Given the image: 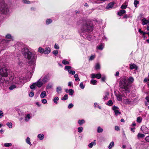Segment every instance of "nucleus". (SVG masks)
Wrapping results in <instances>:
<instances>
[{
	"instance_id": "10",
	"label": "nucleus",
	"mask_w": 149,
	"mask_h": 149,
	"mask_svg": "<svg viewBox=\"0 0 149 149\" xmlns=\"http://www.w3.org/2000/svg\"><path fill=\"white\" fill-rule=\"evenodd\" d=\"M142 24L143 25H146L147 24H149V20H146V19L145 18L142 19Z\"/></svg>"
},
{
	"instance_id": "14",
	"label": "nucleus",
	"mask_w": 149,
	"mask_h": 149,
	"mask_svg": "<svg viewBox=\"0 0 149 149\" xmlns=\"http://www.w3.org/2000/svg\"><path fill=\"white\" fill-rule=\"evenodd\" d=\"M126 12V11L124 10H121L118 13V14L119 15L121 16L123 14L125 13Z\"/></svg>"
},
{
	"instance_id": "1",
	"label": "nucleus",
	"mask_w": 149,
	"mask_h": 149,
	"mask_svg": "<svg viewBox=\"0 0 149 149\" xmlns=\"http://www.w3.org/2000/svg\"><path fill=\"white\" fill-rule=\"evenodd\" d=\"M24 58L28 60L29 63L30 65L34 64L36 62V57L33 55L32 53L27 48H24L22 50Z\"/></svg>"
},
{
	"instance_id": "4",
	"label": "nucleus",
	"mask_w": 149,
	"mask_h": 149,
	"mask_svg": "<svg viewBox=\"0 0 149 149\" xmlns=\"http://www.w3.org/2000/svg\"><path fill=\"white\" fill-rule=\"evenodd\" d=\"M92 30V27L87 24L86 23L82 26L81 28V32L84 33L86 31H91Z\"/></svg>"
},
{
	"instance_id": "26",
	"label": "nucleus",
	"mask_w": 149,
	"mask_h": 149,
	"mask_svg": "<svg viewBox=\"0 0 149 149\" xmlns=\"http://www.w3.org/2000/svg\"><path fill=\"white\" fill-rule=\"evenodd\" d=\"M113 104V102L111 100H109L107 104L109 106H111Z\"/></svg>"
},
{
	"instance_id": "27",
	"label": "nucleus",
	"mask_w": 149,
	"mask_h": 149,
	"mask_svg": "<svg viewBox=\"0 0 149 149\" xmlns=\"http://www.w3.org/2000/svg\"><path fill=\"white\" fill-rule=\"evenodd\" d=\"M26 142L30 146L31 145V144L30 142V139L29 137H27L26 139Z\"/></svg>"
},
{
	"instance_id": "38",
	"label": "nucleus",
	"mask_w": 149,
	"mask_h": 149,
	"mask_svg": "<svg viewBox=\"0 0 149 149\" xmlns=\"http://www.w3.org/2000/svg\"><path fill=\"white\" fill-rule=\"evenodd\" d=\"M16 88V86L15 85H11L9 88V89L10 90H12L14 88Z\"/></svg>"
},
{
	"instance_id": "42",
	"label": "nucleus",
	"mask_w": 149,
	"mask_h": 149,
	"mask_svg": "<svg viewBox=\"0 0 149 149\" xmlns=\"http://www.w3.org/2000/svg\"><path fill=\"white\" fill-rule=\"evenodd\" d=\"M52 22V20L51 19H47L46 20V23L47 24H48L51 23Z\"/></svg>"
},
{
	"instance_id": "19",
	"label": "nucleus",
	"mask_w": 149,
	"mask_h": 149,
	"mask_svg": "<svg viewBox=\"0 0 149 149\" xmlns=\"http://www.w3.org/2000/svg\"><path fill=\"white\" fill-rule=\"evenodd\" d=\"M134 80V79L132 77H130L129 79H128V82L129 84L132 82Z\"/></svg>"
},
{
	"instance_id": "36",
	"label": "nucleus",
	"mask_w": 149,
	"mask_h": 149,
	"mask_svg": "<svg viewBox=\"0 0 149 149\" xmlns=\"http://www.w3.org/2000/svg\"><path fill=\"white\" fill-rule=\"evenodd\" d=\"M62 63L64 65L68 64L69 63V62L66 61V60L65 59L63 60L62 62Z\"/></svg>"
},
{
	"instance_id": "13",
	"label": "nucleus",
	"mask_w": 149,
	"mask_h": 149,
	"mask_svg": "<svg viewBox=\"0 0 149 149\" xmlns=\"http://www.w3.org/2000/svg\"><path fill=\"white\" fill-rule=\"evenodd\" d=\"M46 96V92L45 91H42L40 95V97L41 98H44Z\"/></svg>"
},
{
	"instance_id": "64",
	"label": "nucleus",
	"mask_w": 149,
	"mask_h": 149,
	"mask_svg": "<svg viewBox=\"0 0 149 149\" xmlns=\"http://www.w3.org/2000/svg\"><path fill=\"white\" fill-rule=\"evenodd\" d=\"M105 79V77H103L101 78V80L102 81H104Z\"/></svg>"
},
{
	"instance_id": "9",
	"label": "nucleus",
	"mask_w": 149,
	"mask_h": 149,
	"mask_svg": "<svg viewBox=\"0 0 149 149\" xmlns=\"http://www.w3.org/2000/svg\"><path fill=\"white\" fill-rule=\"evenodd\" d=\"M42 79V81L44 84H45L49 80V77L48 74H47L42 77L40 78Z\"/></svg>"
},
{
	"instance_id": "21",
	"label": "nucleus",
	"mask_w": 149,
	"mask_h": 149,
	"mask_svg": "<svg viewBox=\"0 0 149 149\" xmlns=\"http://www.w3.org/2000/svg\"><path fill=\"white\" fill-rule=\"evenodd\" d=\"M146 99L147 100V102H146V105L148 106L149 105V95L146 97Z\"/></svg>"
},
{
	"instance_id": "22",
	"label": "nucleus",
	"mask_w": 149,
	"mask_h": 149,
	"mask_svg": "<svg viewBox=\"0 0 149 149\" xmlns=\"http://www.w3.org/2000/svg\"><path fill=\"white\" fill-rule=\"evenodd\" d=\"M74 77L75 78V80L76 81H80V79L78 77V76L77 74H75L74 76Z\"/></svg>"
},
{
	"instance_id": "15",
	"label": "nucleus",
	"mask_w": 149,
	"mask_h": 149,
	"mask_svg": "<svg viewBox=\"0 0 149 149\" xmlns=\"http://www.w3.org/2000/svg\"><path fill=\"white\" fill-rule=\"evenodd\" d=\"M31 118V115L30 114H27L25 118V120L26 121H28Z\"/></svg>"
},
{
	"instance_id": "52",
	"label": "nucleus",
	"mask_w": 149,
	"mask_h": 149,
	"mask_svg": "<svg viewBox=\"0 0 149 149\" xmlns=\"http://www.w3.org/2000/svg\"><path fill=\"white\" fill-rule=\"evenodd\" d=\"M6 37L7 38L10 39L11 38V36L10 34H8L6 36Z\"/></svg>"
},
{
	"instance_id": "58",
	"label": "nucleus",
	"mask_w": 149,
	"mask_h": 149,
	"mask_svg": "<svg viewBox=\"0 0 149 149\" xmlns=\"http://www.w3.org/2000/svg\"><path fill=\"white\" fill-rule=\"evenodd\" d=\"M54 47V48L56 49H58L59 48V47L58 45L56 44H55Z\"/></svg>"
},
{
	"instance_id": "63",
	"label": "nucleus",
	"mask_w": 149,
	"mask_h": 149,
	"mask_svg": "<svg viewBox=\"0 0 149 149\" xmlns=\"http://www.w3.org/2000/svg\"><path fill=\"white\" fill-rule=\"evenodd\" d=\"M23 2L24 3H30V1H29L24 0L23 1Z\"/></svg>"
},
{
	"instance_id": "29",
	"label": "nucleus",
	"mask_w": 149,
	"mask_h": 149,
	"mask_svg": "<svg viewBox=\"0 0 149 149\" xmlns=\"http://www.w3.org/2000/svg\"><path fill=\"white\" fill-rule=\"evenodd\" d=\"M68 72L70 74L72 75H74L75 74V72L74 70H68Z\"/></svg>"
},
{
	"instance_id": "25",
	"label": "nucleus",
	"mask_w": 149,
	"mask_h": 149,
	"mask_svg": "<svg viewBox=\"0 0 149 149\" xmlns=\"http://www.w3.org/2000/svg\"><path fill=\"white\" fill-rule=\"evenodd\" d=\"M44 135L43 134H39L38 135V137L40 140H42L43 139Z\"/></svg>"
},
{
	"instance_id": "43",
	"label": "nucleus",
	"mask_w": 149,
	"mask_h": 149,
	"mask_svg": "<svg viewBox=\"0 0 149 149\" xmlns=\"http://www.w3.org/2000/svg\"><path fill=\"white\" fill-rule=\"evenodd\" d=\"M101 74H96L95 78L97 79H100L101 78Z\"/></svg>"
},
{
	"instance_id": "30",
	"label": "nucleus",
	"mask_w": 149,
	"mask_h": 149,
	"mask_svg": "<svg viewBox=\"0 0 149 149\" xmlns=\"http://www.w3.org/2000/svg\"><path fill=\"white\" fill-rule=\"evenodd\" d=\"M117 98L118 101H121L122 100V96L120 95H118L117 96Z\"/></svg>"
},
{
	"instance_id": "31",
	"label": "nucleus",
	"mask_w": 149,
	"mask_h": 149,
	"mask_svg": "<svg viewBox=\"0 0 149 149\" xmlns=\"http://www.w3.org/2000/svg\"><path fill=\"white\" fill-rule=\"evenodd\" d=\"M68 99V95L67 94H65L64 95V96L62 97L61 100H67Z\"/></svg>"
},
{
	"instance_id": "46",
	"label": "nucleus",
	"mask_w": 149,
	"mask_h": 149,
	"mask_svg": "<svg viewBox=\"0 0 149 149\" xmlns=\"http://www.w3.org/2000/svg\"><path fill=\"white\" fill-rule=\"evenodd\" d=\"M139 3V2L136 0H135L134 2V4L135 6L136 7V5Z\"/></svg>"
},
{
	"instance_id": "16",
	"label": "nucleus",
	"mask_w": 149,
	"mask_h": 149,
	"mask_svg": "<svg viewBox=\"0 0 149 149\" xmlns=\"http://www.w3.org/2000/svg\"><path fill=\"white\" fill-rule=\"evenodd\" d=\"M109 95V93L108 92H107L105 93V95L104 96L103 99L105 101V100H107L108 99L107 96Z\"/></svg>"
},
{
	"instance_id": "23",
	"label": "nucleus",
	"mask_w": 149,
	"mask_h": 149,
	"mask_svg": "<svg viewBox=\"0 0 149 149\" xmlns=\"http://www.w3.org/2000/svg\"><path fill=\"white\" fill-rule=\"evenodd\" d=\"M62 89L61 87H58L56 88V91L58 93H59L61 92Z\"/></svg>"
},
{
	"instance_id": "50",
	"label": "nucleus",
	"mask_w": 149,
	"mask_h": 149,
	"mask_svg": "<svg viewBox=\"0 0 149 149\" xmlns=\"http://www.w3.org/2000/svg\"><path fill=\"white\" fill-rule=\"evenodd\" d=\"M58 53V51L57 50H54L53 52V53L55 56H56Z\"/></svg>"
},
{
	"instance_id": "62",
	"label": "nucleus",
	"mask_w": 149,
	"mask_h": 149,
	"mask_svg": "<svg viewBox=\"0 0 149 149\" xmlns=\"http://www.w3.org/2000/svg\"><path fill=\"white\" fill-rule=\"evenodd\" d=\"M145 139L147 141L149 142V136L146 137Z\"/></svg>"
},
{
	"instance_id": "28",
	"label": "nucleus",
	"mask_w": 149,
	"mask_h": 149,
	"mask_svg": "<svg viewBox=\"0 0 149 149\" xmlns=\"http://www.w3.org/2000/svg\"><path fill=\"white\" fill-rule=\"evenodd\" d=\"M44 50L41 47H39L38 49V52L40 53H44Z\"/></svg>"
},
{
	"instance_id": "33",
	"label": "nucleus",
	"mask_w": 149,
	"mask_h": 149,
	"mask_svg": "<svg viewBox=\"0 0 149 149\" xmlns=\"http://www.w3.org/2000/svg\"><path fill=\"white\" fill-rule=\"evenodd\" d=\"M97 48L100 50H102L104 46L102 44H101L99 46H97Z\"/></svg>"
},
{
	"instance_id": "39",
	"label": "nucleus",
	"mask_w": 149,
	"mask_h": 149,
	"mask_svg": "<svg viewBox=\"0 0 149 149\" xmlns=\"http://www.w3.org/2000/svg\"><path fill=\"white\" fill-rule=\"evenodd\" d=\"M97 81L94 79H92L91 81V83L93 85H95L96 84Z\"/></svg>"
},
{
	"instance_id": "47",
	"label": "nucleus",
	"mask_w": 149,
	"mask_h": 149,
	"mask_svg": "<svg viewBox=\"0 0 149 149\" xmlns=\"http://www.w3.org/2000/svg\"><path fill=\"white\" fill-rule=\"evenodd\" d=\"M71 67L70 66H65V69L68 70H70L71 68Z\"/></svg>"
},
{
	"instance_id": "49",
	"label": "nucleus",
	"mask_w": 149,
	"mask_h": 149,
	"mask_svg": "<svg viewBox=\"0 0 149 149\" xmlns=\"http://www.w3.org/2000/svg\"><path fill=\"white\" fill-rule=\"evenodd\" d=\"M78 132H82L83 130V127H79L78 128Z\"/></svg>"
},
{
	"instance_id": "3",
	"label": "nucleus",
	"mask_w": 149,
	"mask_h": 149,
	"mask_svg": "<svg viewBox=\"0 0 149 149\" xmlns=\"http://www.w3.org/2000/svg\"><path fill=\"white\" fill-rule=\"evenodd\" d=\"M129 85L127 78L124 77L120 80V86L121 88H123L125 91H128Z\"/></svg>"
},
{
	"instance_id": "48",
	"label": "nucleus",
	"mask_w": 149,
	"mask_h": 149,
	"mask_svg": "<svg viewBox=\"0 0 149 149\" xmlns=\"http://www.w3.org/2000/svg\"><path fill=\"white\" fill-rule=\"evenodd\" d=\"M80 87L81 89H84V86L83 85L82 82H81L80 84Z\"/></svg>"
},
{
	"instance_id": "7",
	"label": "nucleus",
	"mask_w": 149,
	"mask_h": 149,
	"mask_svg": "<svg viewBox=\"0 0 149 149\" xmlns=\"http://www.w3.org/2000/svg\"><path fill=\"white\" fill-rule=\"evenodd\" d=\"M112 109L113 111L116 116L119 115L120 114V112L119 111V109L118 107L113 106L112 107Z\"/></svg>"
},
{
	"instance_id": "11",
	"label": "nucleus",
	"mask_w": 149,
	"mask_h": 149,
	"mask_svg": "<svg viewBox=\"0 0 149 149\" xmlns=\"http://www.w3.org/2000/svg\"><path fill=\"white\" fill-rule=\"evenodd\" d=\"M50 51L51 49L49 47H47L44 50L43 53L46 54H48L50 52Z\"/></svg>"
},
{
	"instance_id": "2",
	"label": "nucleus",
	"mask_w": 149,
	"mask_h": 149,
	"mask_svg": "<svg viewBox=\"0 0 149 149\" xmlns=\"http://www.w3.org/2000/svg\"><path fill=\"white\" fill-rule=\"evenodd\" d=\"M9 70L6 66H0V84H2L5 81L4 77H7L9 73Z\"/></svg>"
},
{
	"instance_id": "37",
	"label": "nucleus",
	"mask_w": 149,
	"mask_h": 149,
	"mask_svg": "<svg viewBox=\"0 0 149 149\" xmlns=\"http://www.w3.org/2000/svg\"><path fill=\"white\" fill-rule=\"evenodd\" d=\"M6 125L9 128H10L12 127V124L11 123L8 122L7 123Z\"/></svg>"
},
{
	"instance_id": "40",
	"label": "nucleus",
	"mask_w": 149,
	"mask_h": 149,
	"mask_svg": "<svg viewBox=\"0 0 149 149\" xmlns=\"http://www.w3.org/2000/svg\"><path fill=\"white\" fill-rule=\"evenodd\" d=\"M142 120V118L141 117H139L137 118L136 121L137 122L140 123L141 122Z\"/></svg>"
},
{
	"instance_id": "24",
	"label": "nucleus",
	"mask_w": 149,
	"mask_h": 149,
	"mask_svg": "<svg viewBox=\"0 0 149 149\" xmlns=\"http://www.w3.org/2000/svg\"><path fill=\"white\" fill-rule=\"evenodd\" d=\"M136 65L135 64H131L130 67V68L131 69H133L136 68Z\"/></svg>"
},
{
	"instance_id": "61",
	"label": "nucleus",
	"mask_w": 149,
	"mask_h": 149,
	"mask_svg": "<svg viewBox=\"0 0 149 149\" xmlns=\"http://www.w3.org/2000/svg\"><path fill=\"white\" fill-rule=\"evenodd\" d=\"M115 129L117 131L119 130H120L119 127L118 126H116L115 127Z\"/></svg>"
},
{
	"instance_id": "35",
	"label": "nucleus",
	"mask_w": 149,
	"mask_h": 149,
	"mask_svg": "<svg viewBox=\"0 0 149 149\" xmlns=\"http://www.w3.org/2000/svg\"><path fill=\"white\" fill-rule=\"evenodd\" d=\"M85 121L84 120H79L78 121V123L80 125H82L83 123H84Z\"/></svg>"
},
{
	"instance_id": "6",
	"label": "nucleus",
	"mask_w": 149,
	"mask_h": 149,
	"mask_svg": "<svg viewBox=\"0 0 149 149\" xmlns=\"http://www.w3.org/2000/svg\"><path fill=\"white\" fill-rule=\"evenodd\" d=\"M23 78L19 76L15 77L13 79V82L18 84H19L21 83H23Z\"/></svg>"
},
{
	"instance_id": "17",
	"label": "nucleus",
	"mask_w": 149,
	"mask_h": 149,
	"mask_svg": "<svg viewBox=\"0 0 149 149\" xmlns=\"http://www.w3.org/2000/svg\"><path fill=\"white\" fill-rule=\"evenodd\" d=\"M114 3L113 2L109 3L107 6V8H112L113 6Z\"/></svg>"
},
{
	"instance_id": "20",
	"label": "nucleus",
	"mask_w": 149,
	"mask_h": 149,
	"mask_svg": "<svg viewBox=\"0 0 149 149\" xmlns=\"http://www.w3.org/2000/svg\"><path fill=\"white\" fill-rule=\"evenodd\" d=\"M114 146V142L113 141H112L110 143L108 147V148L109 149H111Z\"/></svg>"
},
{
	"instance_id": "55",
	"label": "nucleus",
	"mask_w": 149,
	"mask_h": 149,
	"mask_svg": "<svg viewBox=\"0 0 149 149\" xmlns=\"http://www.w3.org/2000/svg\"><path fill=\"white\" fill-rule=\"evenodd\" d=\"M42 102L43 104H46L47 103V101L46 99H43L42 100Z\"/></svg>"
},
{
	"instance_id": "45",
	"label": "nucleus",
	"mask_w": 149,
	"mask_h": 149,
	"mask_svg": "<svg viewBox=\"0 0 149 149\" xmlns=\"http://www.w3.org/2000/svg\"><path fill=\"white\" fill-rule=\"evenodd\" d=\"M12 145L11 143H6L4 144V146L5 147H8L11 146Z\"/></svg>"
},
{
	"instance_id": "32",
	"label": "nucleus",
	"mask_w": 149,
	"mask_h": 149,
	"mask_svg": "<svg viewBox=\"0 0 149 149\" xmlns=\"http://www.w3.org/2000/svg\"><path fill=\"white\" fill-rule=\"evenodd\" d=\"M59 100V98L57 97H55L53 99V101L54 102L56 103H57V101L58 100Z\"/></svg>"
},
{
	"instance_id": "8",
	"label": "nucleus",
	"mask_w": 149,
	"mask_h": 149,
	"mask_svg": "<svg viewBox=\"0 0 149 149\" xmlns=\"http://www.w3.org/2000/svg\"><path fill=\"white\" fill-rule=\"evenodd\" d=\"M6 9V5L4 1H3L0 3V11L4 13V11H5Z\"/></svg>"
},
{
	"instance_id": "41",
	"label": "nucleus",
	"mask_w": 149,
	"mask_h": 149,
	"mask_svg": "<svg viewBox=\"0 0 149 149\" xmlns=\"http://www.w3.org/2000/svg\"><path fill=\"white\" fill-rule=\"evenodd\" d=\"M94 144H95V142H92L88 144V146L90 148H92Z\"/></svg>"
},
{
	"instance_id": "56",
	"label": "nucleus",
	"mask_w": 149,
	"mask_h": 149,
	"mask_svg": "<svg viewBox=\"0 0 149 149\" xmlns=\"http://www.w3.org/2000/svg\"><path fill=\"white\" fill-rule=\"evenodd\" d=\"M73 104H72V103L70 104L68 106V108L69 109L71 108L72 107H73Z\"/></svg>"
},
{
	"instance_id": "51",
	"label": "nucleus",
	"mask_w": 149,
	"mask_h": 149,
	"mask_svg": "<svg viewBox=\"0 0 149 149\" xmlns=\"http://www.w3.org/2000/svg\"><path fill=\"white\" fill-rule=\"evenodd\" d=\"M95 69H100V65L98 63H97L95 65Z\"/></svg>"
},
{
	"instance_id": "18",
	"label": "nucleus",
	"mask_w": 149,
	"mask_h": 149,
	"mask_svg": "<svg viewBox=\"0 0 149 149\" xmlns=\"http://www.w3.org/2000/svg\"><path fill=\"white\" fill-rule=\"evenodd\" d=\"M145 136V135L142 134H141L140 133H139L137 135V137L138 139H140L141 138H143Z\"/></svg>"
},
{
	"instance_id": "5",
	"label": "nucleus",
	"mask_w": 149,
	"mask_h": 149,
	"mask_svg": "<svg viewBox=\"0 0 149 149\" xmlns=\"http://www.w3.org/2000/svg\"><path fill=\"white\" fill-rule=\"evenodd\" d=\"M43 84H44L42 81L41 79H40L36 82L33 83L32 85L31 86L30 88L32 89H34L35 88L36 86L40 88L41 87Z\"/></svg>"
},
{
	"instance_id": "60",
	"label": "nucleus",
	"mask_w": 149,
	"mask_h": 149,
	"mask_svg": "<svg viewBox=\"0 0 149 149\" xmlns=\"http://www.w3.org/2000/svg\"><path fill=\"white\" fill-rule=\"evenodd\" d=\"M95 55L91 56L90 57V59L91 60H93L95 58Z\"/></svg>"
},
{
	"instance_id": "44",
	"label": "nucleus",
	"mask_w": 149,
	"mask_h": 149,
	"mask_svg": "<svg viewBox=\"0 0 149 149\" xmlns=\"http://www.w3.org/2000/svg\"><path fill=\"white\" fill-rule=\"evenodd\" d=\"M69 94L72 95L74 93V91L72 89H70L69 90Z\"/></svg>"
},
{
	"instance_id": "12",
	"label": "nucleus",
	"mask_w": 149,
	"mask_h": 149,
	"mask_svg": "<svg viewBox=\"0 0 149 149\" xmlns=\"http://www.w3.org/2000/svg\"><path fill=\"white\" fill-rule=\"evenodd\" d=\"M139 32L140 33L142 34L143 36V38H144V39H145V35L146 34V33L142 31L141 29H139Z\"/></svg>"
},
{
	"instance_id": "54",
	"label": "nucleus",
	"mask_w": 149,
	"mask_h": 149,
	"mask_svg": "<svg viewBox=\"0 0 149 149\" xmlns=\"http://www.w3.org/2000/svg\"><path fill=\"white\" fill-rule=\"evenodd\" d=\"M91 78L92 79H94V78H95L96 74H95L93 73L91 74Z\"/></svg>"
},
{
	"instance_id": "53",
	"label": "nucleus",
	"mask_w": 149,
	"mask_h": 149,
	"mask_svg": "<svg viewBox=\"0 0 149 149\" xmlns=\"http://www.w3.org/2000/svg\"><path fill=\"white\" fill-rule=\"evenodd\" d=\"M127 7V5H123L121 6L122 9H125Z\"/></svg>"
},
{
	"instance_id": "34",
	"label": "nucleus",
	"mask_w": 149,
	"mask_h": 149,
	"mask_svg": "<svg viewBox=\"0 0 149 149\" xmlns=\"http://www.w3.org/2000/svg\"><path fill=\"white\" fill-rule=\"evenodd\" d=\"M103 130L100 127H99L97 128V132L98 133L102 132H103Z\"/></svg>"
},
{
	"instance_id": "57",
	"label": "nucleus",
	"mask_w": 149,
	"mask_h": 149,
	"mask_svg": "<svg viewBox=\"0 0 149 149\" xmlns=\"http://www.w3.org/2000/svg\"><path fill=\"white\" fill-rule=\"evenodd\" d=\"M3 115V112L1 111L0 110V118H1Z\"/></svg>"
},
{
	"instance_id": "59",
	"label": "nucleus",
	"mask_w": 149,
	"mask_h": 149,
	"mask_svg": "<svg viewBox=\"0 0 149 149\" xmlns=\"http://www.w3.org/2000/svg\"><path fill=\"white\" fill-rule=\"evenodd\" d=\"M34 95V93L33 92H31L29 94V96L30 97H33Z\"/></svg>"
}]
</instances>
